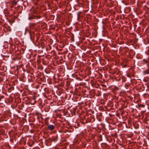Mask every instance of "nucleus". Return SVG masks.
<instances>
[{"mask_svg":"<svg viewBox=\"0 0 149 149\" xmlns=\"http://www.w3.org/2000/svg\"><path fill=\"white\" fill-rule=\"evenodd\" d=\"M48 128L49 130H52L54 129V126L52 125H51L48 126Z\"/></svg>","mask_w":149,"mask_h":149,"instance_id":"f257e3e1","label":"nucleus"},{"mask_svg":"<svg viewBox=\"0 0 149 149\" xmlns=\"http://www.w3.org/2000/svg\"><path fill=\"white\" fill-rule=\"evenodd\" d=\"M143 73L144 74H149V70L143 71Z\"/></svg>","mask_w":149,"mask_h":149,"instance_id":"f03ea898","label":"nucleus"},{"mask_svg":"<svg viewBox=\"0 0 149 149\" xmlns=\"http://www.w3.org/2000/svg\"><path fill=\"white\" fill-rule=\"evenodd\" d=\"M32 19L31 17H29V20H30V19Z\"/></svg>","mask_w":149,"mask_h":149,"instance_id":"7ed1b4c3","label":"nucleus"}]
</instances>
